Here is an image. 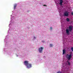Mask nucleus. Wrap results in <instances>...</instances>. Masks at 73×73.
Wrapping results in <instances>:
<instances>
[{
	"label": "nucleus",
	"mask_w": 73,
	"mask_h": 73,
	"mask_svg": "<svg viewBox=\"0 0 73 73\" xmlns=\"http://www.w3.org/2000/svg\"><path fill=\"white\" fill-rule=\"evenodd\" d=\"M71 15L73 16V12L71 13Z\"/></svg>",
	"instance_id": "2eb2a0df"
},
{
	"label": "nucleus",
	"mask_w": 73,
	"mask_h": 73,
	"mask_svg": "<svg viewBox=\"0 0 73 73\" xmlns=\"http://www.w3.org/2000/svg\"><path fill=\"white\" fill-rule=\"evenodd\" d=\"M50 29H52V27H50Z\"/></svg>",
	"instance_id": "f3484780"
},
{
	"label": "nucleus",
	"mask_w": 73,
	"mask_h": 73,
	"mask_svg": "<svg viewBox=\"0 0 73 73\" xmlns=\"http://www.w3.org/2000/svg\"><path fill=\"white\" fill-rule=\"evenodd\" d=\"M57 73H62L61 72H60V71H58V72H57Z\"/></svg>",
	"instance_id": "4468645a"
},
{
	"label": "nucleus",
	"mask_w": 73,
	"mask_h": 73,
	"mask_svg": "<svg viewBox=\"0 0 73 73\" xmlns=\"http://www.w3.org/2000/svg\"><path fill=\"white\" fill-rule=\"evenodd\" d=\"M25 65L27 66V68H31L32 67V64L28 63V62L27 60L24 62Z\"/></svg>",
	"instance_id": "f257e3e1"
},
{
	"label": "nucleus",
	"mask_w": 73,
	"mask_h": 73,
	"mask_svg": "<svg viewBox=\"0 0 73 73\" xmlns=\"http://www.w3.org/2000/svg\"><path fill=\"white\" fill-rule=\"evenodd\" d=\"M67 56H68L67 57L68 60H70V59L71 58V57H72V54H70V55H69L68 54H67Z\"/></svg>",
	"instance_id": "f03ea898"
},
{
	"label": "nucleus",
	"mask_w": 73,
	"mask_h": 73,
	"mask_svg": "<svg viewBox=\"0 0 73 73\" xmlns=\"http://www.w3.org/2000/svg\"><path fill=\"white\" fill-rule=\"evenodd\" d=\"M67 62H68V65H70V62H69V61H67Z\"/></svg>",
	"instance_id": "f8f14e48"
},
{
	"label": "nucleus",
	"mask_w": 73,
	"mask_h": 73,
	"mask_svg": "<svg viewBox=\"0 0 73 73\" xmlns=\"http://www.w3.org/2000/svg\"><path fill=\"white\" fill-rule=\"evenodd\" d=\"M65 50H63V54H64V53H65Z\"/></svg>",
	"instance_id": "6e6552de"
},
{
	"label": "nucleus",
	"mask_w": 73,
	"mask_h": 73,
	"mask_svg": "<svg viewBox=\"0 0 73 73\" xmlns=\"http://www.w3.org/2000/svg\"><path fill=\"white\" fill-rule=\"evenodd\" d=\"M62 3H63V1L62 0H60V3L59 4L60 5H62Z\"/></svg>",
	"instance_id": "0eeeda50"
},
{
	"label": "nucleus",
	"mask_w": 73,
	"mask_h": 73,
	"mask_svg": "<svg viewBox=\"0 0 73 73\" xmlns=\"http://www.w3.org/2000/svg\"><path fill=\"white\" fill-rule=\"evenodd\" d=\"M69 29L70 32H71L72 31H73V26H69Z\"/></svg>",
	"instance_id": "20e7f679"
},
{
	"label": "nucleus",
	"mask_w": 73,
	"mask_h": 73,
	"mask_svg": "<svg viewBox=\"0 0 73 73\" xmlns=\"http://www.w3.org/2000/svg\"><path fill=\"white\" fill-rule=\"evenodd\" d=\"M17 7V4H15L14 6V9H16V7Z\"/></svg>",
	"instance_id": "1a4fd4ad"
},
{
	"label": "nucleus",
	"mask_w": 73,
	"mask_h": 73,
	"mask_svg": "<svg viewBox=\"0 0 73 73\" xmlns=\"http://www.w3.org/2000/svg\"><path fill=\"white\" fill-rule=\"evenodd\" d=\"M43 5V6H46H46H47L46 5Z\"/></svg>",
	"instance_id": "dca6fc26"
},
{
	"label": "nucleus",
	"mask_w": 73,
	"mask_h": 73,
	"mask_svg": "<svg viewBox=\"0 0 73 73\" xmlns=\"http://www.w3.org/2000/svg\"><path fill=\"white\" fill-rule=\"evenodd\" d=\"M66 20L67 21H68V22H69V21H70L69 19V18H67L66 19Z\"/></svg>",
	"instance_id": "9d476101"
},
{
	"label": "nucleus",
	"mask_w": 73,
	"mask_h": 73,
	"mask_svg": "<svg viewBox=\"0 0 73 73\" xmlns=\"http://www.w3.org/2000/svg\"><path fill=\"white\" fill-rule=\"evenodd\" d=\"M38 49L40 53H42V50L44 49V48L42 47H41L40 48H39Z\"/></svg>",
	"instance_id": "7ed1b4c3"
},
{
	"label": "nucleus",
	"mask_w": 73,
	"mask_h": 73,
	"mask_svg": "<svg viewBox=\"0 0 73 73\" xmlns=\"http://www.w3.org/2000/svg\"><path fill=\"white\" fill-rule=\"evenodd\" d=\"M64 16L68 17V15H69V13L67 12H65L64 13Z\"/></svg>",
	"instance_id": "39448f33"
},
{
	"label": "nucleus",
	"mask_w": 73,
	"mask_h": 73,
	"mask_svg": "<svg viewBox=\"0 0 73 73\" xmlns=\"http://www.w3.org/2000/svg\"><path fill=\"white\" fill-rule=\"evenodd\" d=\"M50 47H52L53 45L52 44H50Z\"/></svg>",
	"instance_id": "9b49d317"
},
{
	"label": "nucleus",
	"mask_w": 73,
	"mask_h": 73,
	"mask_svg": "<svg viewBox=\"0 0 73 73\" xmlns=\"http://www.w3.org/2000/svg\"><path fill=\"white\" fill-rule=\"evenodd\" d=\"M71 49L72 52H73V47H72L71 48Z\"/></svg>",
	"instance_id": "ddd939ff"
},
{
	"label": "nucleus",
	"mask_w": 73,
	"mask_h": 73,
	"mask_svg": "<svg viewBox=\"0 0 73 73\" xmlns=\"http://www.w3.org/2000/svg\"><path fill=\"white\" fill-rule=\"evenodd\" d=\"M34 38H36V37H35V36H34Z\"/></svg>",
	"instance_id": "a211bd4d"
},
{
	"label": "nucleus",
	"mask_w": 73,
	"mask_h": 73,
	"mask_svg": "<svg viewBox=\"0 0 73 73\" xmlns=\"http://www.w3.org/2000/svg\"><path fill=\"white\" fill-rule=\"evenodd\" d=\"M66 32L68 35H69V31L68 29H66Z\"/></svg>",
	"instance_id": "423d86ee"
}]
</instances>
